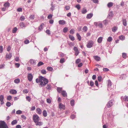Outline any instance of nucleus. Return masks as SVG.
<instances>
[{
	"instance_id": "f257e3e1",
	"label": "nucleus",
	"mask_w": 128,
	"mask_h": 128,
	"mask_svg": "<svg viewBox=\"0 0 128 128\" xmlns=\"http://www.w3.org/2000/svg\"><path fill=\"white\" fill-rule=\"evenodd\" d=\"M33 118L34 122L36 126H41L43 123L41 122H39L40 118L37 114L34 115L33 116Z\"/></svg>"
},
{
	"instance_id": "f03ea898",
	"label": "nucleus",
	"mask_w": 128,
	"mask_h": 128,
	"mask_svg": "<svg viewBox=\"0 0 128 128\" xmlns=\"http://www.w3.org/2000/svg\"><path fill=\"white\" fill-rule=\"evenodd\" d=\"M40 82V85L42 86H44L48 82V80L42 76V79H41Z\"/></svg>"
},
{
	"instance_id": "7ed1b4c3",
	"label": "nucleus",
	"mask_w": 128,
	"mask_h": 128,
	"mask_svg": "<svg viewBox=\"0 0 128 128\" xmlns=\"http://www.w3.org/2000/svg\"><path fill=\"white\" fill-rule=\"evenodd\" d=\"M0 128H8V127L4 121H0Z\"/></svg>"
},
{
	"instance_id": "20e7f679",
	"label": "nucleus",
	"mask_w": 128,
	"mask_h": 128,
	"mask_svg": "<svg viewBox=\"0 0 128 128\" xmlns=\"http://www.w3.org/2000/svg\"><path fill=\"white\" fill-rule=\"evenodd\" d=\"M93 45V42L92 41L89 42L86 45V46L88 48H90L92 47Z\"/></svg>"
},
{
	"instance_id": "39448f33",
	"label": "nucleus",
	"mask_w": 128,
	"mask_h": 128,
	"mask_svg": "<svg viewBox=\"0 0 128 128\" xmlns=\"http://www.w3.org/2000/svg\"><path fill=\"white\" fill-rule=\"evenodd\" d=\"M114 101L112 100H111L109 101L107 104V106L108 108H110L113 104Z\"/></svg>"
},
{
	"instance_id": "423d86ee",
	"label": "nucleus",
	"mask_w": 128,
	"mask_h": 128,
	"mask_svg": "<svg viewBox=\"0 0 128 128\" xmlns=\"http://www.w3.org/2000/svg\"><path fill=\"white\" fill-rule=\"evenodd\" d=\"M33 76L32 74L29 73L28 74V78L29 81L31 82L33 78Z\"/></svg>"
},
{
	"instance_id": "0eeeda50",
	"label": "nucleus",
	"mask_w": 128,
	"mask_h": 128,
	"mask_svg": "<svg viewBox=\"0 0 128 128\" xmlns=\"http://www.w3.org/2000/svg\"><path fill=\"white\" fill-rule=\"evenodd\" d=\"M74 50L75 52V55L76 56H78L80 52L78 50V48L76 47H75L74 48Z\"/></svg>"
},
{
	"instance_id": "6e6552de",
	"label": "nucleus",
	"mask_w": 128,
	"mask_h": 128,
	"mask_svg": "<svg viewBox=\"0 0 128 128\" xmlns=\"http://www.w3.org/2000/svg\"><path fill=\"white\" fill-rule=\"evenodd\" d=\"M10 92L11 94H15L17 93V92L15 90L12 89L10 91Z\"/></svg>"
},
{
	"instance_id": "1a4fd4ad",
	"label": "nucleus",
	"mask_w": 128,
	"mask_h": 128,
	"mask_svg": "<svg viewBox=\"0 0 128 128\" xmlns=\"http://www.w3.org/2000/svg\"><path fill=\"white\" fill-rule=\"evenodd\" d=\"M4 99V96L2 95L0 96V101L1 102V104L2 105L4 103L3 100Z\"/></svg>"
},
{
	"instance_id": "9d476101",
	"label": "nucleus",
	"mask_w": 128,
	"mask_h": 128,
	"mask_svg": "<svg viewBox=\"0 0 128 128\" xmlns=\"http://www.w3.org/2000/svg\"><path fill=\"white\" fill-rule=\"evenodd\" d=\"M59 108L60 109H63L64 110L65 107L64 105L61 103H60L59 105Z\"/></svg>"
},
{
	"instance_id": "9b49d317",
	"label": "nucleus",
	"mask_w": 128,
	"mask_h": 128,
	"mask_svg": "<svg viewBox=\"0 0 128 128\" xmlns=\"http://www.w3.org/2000/svg\"><path fill=\"white\" fill-rule=\"evenodd\" d=\"M29 62L30 64H36V61L33 59H30L29 60Z\"/></svg>"
},
{
	"instance_id": "f8f14e48",
	"label": "nucleus",
	"mask_w": 128,
	"mask_h": 128,
	"mask_svg": "<svg viewBox=\"0 0 128 128\" xmlns=\"http://www.w3.org/2000/svg\"><path fill=\"white\" fill-rule=\"evenodd\" d=\"M36 112L39 114H42V111L39 108L36 109Z\"/></svg>"
},
{
	"instance_id": "ddd939ff",
	"label": "nucleus",
	"mask_w": 128,
	"mask_h": 128,
	"mask_svg": "<svg viewBox=\"0 0 128 128\" xmlns=\"http://www.w3.org/2000/svg\"><path fill=\"white\" fill-rule=\"evenodd\" d=\"M93 16V14L92 13H90L87 15L86 18L87 19L91 18Z\"/></svg>"
},
{
	"instance_id": "4468645a",
	"label": "nucleus",
	"mask_w": 128,
	"mask_h": 128,
	"mask_svg": "<svg viewBox=\"0 0 128 128\" xmlns=\"http://www.w3.org/2000/svg\"><path fill=\"white\" fill-rule=\"evenodd\" d=\"M12 54H7L6 55V60L9 59L12 57Z\"/></svg>"
},
{
	"instance_id": "2eb2a0df",
	"label": "nucleus",
	"mask_w": 128,
	"mask_h": 128,
	"mask_svg": "<svg viewBox=\"0 0 128 128\" xmlns=\"http://www.w3.org/2000/svg\"><path fill=\"white\" fill-rule=\"evenodd\" d=\"M42 76H39L38 78H36V82L37 83H38L40 82L42 78Z\"/></svg>"
},
{
	"instance_id": "dca6fc26",
	"label": "nucleus",
	"mask_w": 128,
	"mask_h": 128,
	"mask_svg": "<svg viewBox=\"0 0 128 128\" xmlns=\"http://www.w3.org/2000/svg\"><path fill=\"white\" fill-rule=\"evenodd\" d=\"M61 93L62 94L64 97H66L67 96V94L66 91L63 90Z\"/></svg>"
},
{
	"instance_id": "f3484780",
	"label": "nucleus",
	"mask_w": 128,
	"mask_h": 128,
	"mask_svg": "<svg viewBox=\"0 0 128 128\" xmlns=\"http://www.w3.org/2000/svg\"><path fill=\"white\" fill-rule=\"evenodd\" d=\"M122 99L125 101H128V96H124L122 97Z\"/></svg>"
},
{
	"instance_id": "a211bd4d",
	"label": "nucleus",
	"mask_w": 128,
	"mask_h": 128,
	"mask_svg": "<svg viewBox=\"0 0 128 128\" xmlns=\"http://www.w3.org/2000/svg\"><path fill=\"white\" fill-rule=\"evenodd\" d=\"M123 25L124 26H126L127 25V22L126 19H123L122 20Z\"/></svg>"
},
{
	"instance_id": "6ab92c4d",
	"label": "nucleus",
	"mask_w": 128,
	"mask_h": 128,
	"mask_svg": "<svg viewBox=\"0 0 128 128\" xmlns=\"http://www.w3.org/2000/svg\"><path fill=\"white\" fill-rule=\"evenodd\" d=\"M94 58L95 60L97 61H99L100 60V58L98 56H94Z\"/></svg>"
},
{
	"instance_id": "aec40b11",
	"label": "nucleus",
	"mask_w": 128,
	"mask_h": 128,
	"mask_svg": "<svg viewBox=\"0 0 128 128\" xmlns=\"http://www.w3.org/2000/svg\"><path fill=\"white\" fill-rule=\"evenodd\" d=\"M59 23L60 24L64 25L66 24V22L64 20H60L58 21Z\"/></svg>"
},
{
	"instance_id": "412c9836",
	"label": "nucleus",
	"mask_w": 128,
	"mask_h": 128,
	"mask_svg": "<svg viewBox=\"0 0 128 128\" xmlns=\"http://www.w3.org/2000/svg\"><path fill=\"white\" fill-rule=\"evenodd\" d=\"M62 88L58 87L57 88V90L59 93H61L62 91Z\"/></svg>"
},
{
	"instance_id": "4be33fe9",
	"label": "nucleus",
	"mask_w": 128,
	"mask_h": 128,
	"mask_svg": "<svg viewBox=\"0 0 128 128\" xmlns=\"http://www.w3.org/2000/svg\"><path fill=\"white\" fill-rule=\"evenodd\" d=\"M43 115L44 117H46L47 116V114L46 111L45 110H44L42 112Z\"/></svg>"
},
{
	"instance_id": "5701e85b",
	"label": "nucleus",
	"mask_w": 128,
	"mask_h": 128,
	"mask_svg": "<svg viewBox=\"0 0 128 128\" xmlns=\"http://www.w3.org/2000/svg\"><path fill=\"white\" fill-rule=\"evenodd\" d=\"M44 25V23L40 25L38 29L40 30L41 31L43 28V26Z\"/></svg>"
},
{
	"instance_id": "b1692460",
	"label": "nucleus",
	"mask_w": 128,
	"mask_h": 128,
	"mask_svg": "<svg viewBox=\"0 0 128 128\" xmlns=\"http://www.w3.org/2000/svg\"><path fill=\"white\" fill-rule=\"evenodd\" d=\"M46 88L47 89L50 90L52 88V86L50 84H48L47 85Z\"/></svg>"
},
{
	"instance_id": "393cba45",
	"label": "nucleus",
	"mask_w": 128,
	"mask_h": 128,
	"mask_svg": "<svg viewBox=\"0 0 128 128\" xmlns=\"http://www.w3.org/2000/svg\"><path fill=\"white\" fill-rule=\"evenodd\" d=\"M88 30V28L86 26H84L82 28V32H86Z\"/></svg>"
},
{
	"instance_id": "a878e982",
	"label": "nucleus",
	"mask_w": 128,
	"mask_h": 128,
	"mask_svg": "<svg viewBox=\"0 0 128 128\" xmlns=\"http://www.w3.org/2000/svg\"><path fill=\"white\" fill-rule=\"evenodd\" d=\"M82 13V14H84L86 13L87 12V10L86 9L84 8L82 9L81 11Z\"/></svg>"
},
{
	"instance_id": "bb28decb",
	"label": "nucleus",
	"mask_w": 128,
	"mask_h": 128,
	"mask_svg": "<svg viewBox=\"0 0 128 128\" xmlns=\"http://www.w3.org/2000/svg\"><path fill=\"white\" fill-rule=\"evenodd\" d=\"M113 5V3L112 2H110L108 4H107V6L108 8H110L112 7Z\"/></svg>"
},
{
	"instance_id": "cd10ccee",
	"label": "nucleus",
	"mask_w": 128,
	"mask_h": 128,
	"mask_svg": "<svg viewBox=\"0 0 128 128\" xmlns=\"http://www.w3.org/2000/svg\"><path fill=\"white\" fill-rule=\"evenodd\" d=\"M102 37H99L98 40V42L99 43H101L102 41Z\"/></svg>"
},
{
	"instance_id": "c85d7f7f",
	"label": "nucleus",
	"mask_w": 128,
	"mask_h": 128,
	"mask_svg": "<svg viewBox=\"0 0 128 128\" xmlns=\"http://www.w3.org/2000/svg\"><path fill=\"white\" fill-rule=\"evenodd\" d=\"M119 39L121 40H123L125 39V37L123 35H121L119 36Z\"/></svg>"
},
{
	"instance_id": "c756f323",
	"label": "nucleus",
	"mask_w": 128,
	"mask_h": 128,
	"mask_svg": "<svg viewBox=\"0 0 128 128\" xmlns=\"http://www.w3.org/2000/svg\"><path fill=\"white\" fill-rule=\"evenodd\" d=\"M118 28V27L116 26H114L112 28V30L113 32H116Z\"/></svg>"
},
{
	"instance_id": "7c9ffc66",
	"label": "nucleus",
	"mask_w": 128,
	"mask_h": 128,
	"mask_svg": "<svg viewBox=\"0 0 128 128\" xmlns=\"http://www.w3.org/2000/svg\"><path fill=\"white\" fill-rule=\"evenodd\" d=\"M10 6V4L8 2H6L4 4V6L5 7H8Z\"/></svg>"
},
{
	"instance_id": "2f4dec72",
	"label": "nucleus",
	"mask_w": 128,
	"mask_h": 128,
	"mask_svg": "<svg viewBox=\"0 0 128 128\" xmlns=\"http://www.w3.org/2000/svg\"><path fill=\"white\" fill-rule=\"evenodd\" d=\"M108 88H110L112 86V82L110 80H108Z\"/></svg>"
},
{
	"instance_id": "473e14b6",
	"label": "nucleus",
	"mask_w": 128,
	"mask_h": 128,
	"mask_svg": "<svg viewBox=\"0 0 128 128\" xmlns=\"http://www.w3.org/2000/svg\"><path fill=\"white\" fill-rule=\"evenodd\" d=\"M109 16L108 17L110 18H112L113 16V13L112 12H111L108 14Z\"/></svg>"
},
{
	"instance_id": "72a5a7b5",
	"label": "nucleus",
	"mask_w": 128,
	"mask_h": 128,
	"mask_svg": "<svg viewBox=\"0 0 128 128\" xmlns=\"http://www.w3.org/2000/svg\"><path fill=\"white\" fill-rule=\"evenodd\" d=\"M17 123V121L16 120H13L11 122V124L12 125H14L16 124Z\"/></svg>"
},
{
	"instance_id": "f704fd0d",
	"label": "nucleus",
	"mask_w": 128,
	"mask_h": 128,
	"mask_svg": "<svg viewBox=\"0 0 128 128\" xmlns=\"http://www.w3.org/2000/svg\"><path fill=\"white\" fill-rule=\"evenodd\" d=\"M127 56V54H126L125 53H122V57L123 58L126 59V58Z\"/></svg>"
},
{
	"instance_id": "c9c22d12",
	"label": "nucleus",
	"mask_w": 128,
	"mask_h": 128,
	"mask_svg": "<svg viewBox=\"0 0 128 128\" xmlns=\"http://www.w3.org/2000/svg\"><path fill=\"white\" fill-rule=\"evenodd\" d=\"M20 81V80L19 78H17L15 79L14 80V82L16 84L19 83Z\"/></svg>"
},
{
	"instance_id": "e433bc0d",
	"label": "nucleus",
	"mask_w": 128,
	"mask_h": 128,
	"mask_svg": "<svg viewBox=\"0 0 128 128\" xmlns=\"http://www.w3.org/2000/svg\"><path fill=\"white\" fill-rule=\"evenodd\" d=\"M74 100H72L70 102V104L72 106H73L74 105Z\"/></svg>"
},
{
	"instance_id": "4c0bfd02",
	"label": "nucleus",
	"mask_w": 128,
	"mask_h": 128,
	"mask_svg": "<svg viewBox=\"0 0 128 128\" xmlns=\"http://www.w3.org/2000/svg\"><path fill=\"white\" fill-rule=\"evenodd\" d=\"M76 35L79 40L80 41L81 40V38L80 35L78 34L77 33Z\"/></svg>"
},
{
	"instance_id": "58836bf2",
	"label": "nucleus",
	"mask_w": 128,
	"mask_h": 128,
	"mask_svg": "<svg viewBox=\"0 0 128 128\" xmlns=\"http://www.w3.org/2000/svg\"><path fill=\"white\" fill-rule=\"evenodd\" d=\"M68 28L67 27H65L63 30V32L64 33H66L68 31Z\"/></svg>"
},
{
	"instance_id": "ea45409f",
	"label": "nucleus",
	"mask_w": 128,
	"mask_h": 128,
	"mask_svg": "<svg viewBox=\"0 0 128 128\" xmlns=\"http://www.w3.org/2000/svg\"><path fill=\"white\" fill-rule=\"evenodd\" d=\"M69 38L71 40L73 41L74 40V37L73 36L71 35H69Z\"/></svg>"
},
{
	"instance_id": "a19ab883",
	"label": "nucleus",
	"mask_w": 128,
	"mask_h": 128,
	"mask_svg": "<svg viewBox=\"0 0 128 128\" xmlns=\"http://www.w3.org/2000/svg\"><path fill=\"white\" fill-rule=\"evenodd\" d=\"M17 28L16 27H15L12 30V32L13 33H16V32L17 31Z\"/></svg>"
},
{
	"instance_id": "79ce46f5",
	"label": "nucleus",
	"mask_w": 128,
	"mask_h": 128,
	"mask_svg": "<svg viewBox=\"0 0 128 128\" xmlns=\"http://www.w3.org/2000/svg\"><path fill=\"white\" fill-rule=\"evenodd\" d=\"M47 69L48 70L50 71H52L53 70V68L51 67H47Z\"/></svg>"
},
{
	"instance_id": "37998d69",
	"label": "nucleus",
	"mask_w": 128,
	"mask_h": 128,
	"mask_svg": "<svg viewBox=\"0 0 128 128\" xmlns=\"http://www.w3.org/2000/svg\"><path fill=\"white\" fill-rule=\"evenodd\" d=\"M44 64V63L42 62H39L37 64V66H39Z\"/></svg>"
},
{
	"instance_id": "c03bdc74",
	"label": "nucleus",
	"mask_w": 128,
	"mask_h": 128,
	"mask_svg": "<svg viewBox=\"0 0 128 128\" xmlns=\"http://www.w3.org/2000/svg\"><path fill=\"white\" fill-rule=\"evenodd\" d=\"M112 40V38L110 36L108 38V39L107 40L108 42H111Z\"/></svg>"
},
{
	"instance_id": "a18cd8bd",
	"label": "nucleus",
	"mask_w": 128,
	"mask_h": 128,
	"mask_svg": "<svg viewBox=\"0 0 128 128\" xmlns=\"http://www.w3.org/2000/svg\"><path fill=\"white\" fill-rule=\"evenodd\" d=\"M12 98V97L11 96L9 95L7 96V99L8 100H10Z\"/></svg>"
},
{
	"instance_id": "49530a36",
	"label": "nucleus",
	"mask_w": 128,
	"mask_h": 128,
	"mask_svg": "<svg viewBox=\"0 0 128 128\" xmlns=\"http://www.w3.org/2000/svg\"><path fill=\"white\" fill-rule=\"evenodd\" d=\"M41 72L42 74H46V72L45 70L43 69L41 70Z\"/></svg>"
},
{
	"instance_id": "de8ad7c7",
	"label": "nucleus",
	"mask_w": 128,
	"mask_h": 128,
	"mask_svg": "<svg viewBox=\"0 0 128 128\" xmlns=\"http://www.w3.org/2000/svg\"><path fill=\"white\" fill-rule=\"evenodd\" d=\"M65 62L64 59V58H61L60 60V62L61 63H63Z\"/></svg>"
},
{
	"instance_id": "09e8293b",
	"label": "nucleus",
	"mask_w": 128,
	"mask_h": 128,
	"mask_svg": "<svg viewBox=\"0 0 128 128\" xmlns=\"http://www.w3.org/2000/svg\"><path fill=\"white\" fill-rule=\"evenodd\" d=\"M102 79V77L101 76H98V80L100 82L101 81Z\"/></svg>"
},
{
	"instance_id": "8fccbe9b",
	"label": "nucleus",
	"mask_w": 128,
	"mask_h": 128,
	"mask_svg": "<svg viewBox=\"0 0 128 128\" xmlns=\"http://www.w3.org/2000/svg\"><path fill=\"white\" fill-rule=\"evenodd\" d=\"M11 105V103L10 102H8L6 103V106L8 107H10Z\"/></svg>"
},
{
	"instance_id": "3c124183",
	"label": "nucleus",
	"mask_w": 128,
	"mask_h": 128,
	"mask_svg": "<svg viewBox=\"0 0 128 128\" xmlns=\"http://www.w3.org/2000/svg\"><path fill=\"white\" fill-rule=\"evenodd\" d=\"M26 98L27 100H28L29 102L30 101L31 98L30 96H28L26 97Z\"/></svg>"
},
{
	"instance_id": "603ef678",
	"label": "nucleus",
	"mask_w": 128,
	"mask_h": 128,
	"mask_svg": "<svg viewBox=\"0 0 128 128\" xmlns=\"http://www.w3.org/2000/svg\"><path fill=\"white\" fill-rule=\"evenodd\" d=\"M16 114H20L22 113V112L20 110H18L16 111Z\"/></svg>"
},
{
	"instance_id": "864d4df0",
	"label": "nucleus",
	"mask_w": 128,
	"mask_h": 128,
	"mask_svg": "<svg viewBox=\"0 0 128 128\" xmlns=\"http://www.w3.org/2000/svg\"><path fill=\"white\" fill-rule=\"evenodd\" d=\"M74 30L73 29H72L70 30V34H73L74 33Z\"/></svg>"
},
{
	"instance_id": "5fc2aeb1",
	"label": "nucleus",
	"mask_w": 128,
	"mask_h": 128,
	"mask_svg": "<svg viewBox=\"0 0 128 128\" xmlns=\"http://www.w3.org/2000/svg\"><path fill=\"white\" fill-rule=\"evenodd\" d=\"M65 8L66 10H68L70 9V7L69 6H67L65 7Z\"/></svg>"
},
{
	"instance_id": "6e6d98bb",
	"label": "nucleus",
	"mask_w": 128,
	"mask_h": 128,
	"mask_svg": "<svg viewBox=\"0 0 128 128\" xmlns=\"http://www.w3.org/2000/svg\"><path fill=\"white\" fill-rule=\"evenodd\" d=\"M80 61V58H78L76 61V64H78Z\"/></svg>"
},
{
	"instance_id": "4d7b16f0",
	"label": "nucleus",
	"mask_w": 128,
	"mask_h": 128,
	"mask_svg": "<svg viewBox=\"0 0 128 128\" xmlns=\"http://www.w3.org/2000/svg\"><path fill=\"white\" fill-rule=\"evenodd\" d=\"M76 7L77 8L78 10H79L80 8V5L79 4L76 5Z\"/></svg>"
},
{
	"instance_id": "13d9d810",
	"label": "nucleus",
	"mask_w": 128,
	"mask_h": 128,
	"mask_svg": "<svg viewBox=\"0 0 128 128\" xmlns=\"http://www.w3.org/2000/svg\"><path fill=\"white\" fill-rule=\"evenodd\" d=\"M46 32L47 34L49 35H50V32L49 30H46Z\"/></svg>"
},
{
	"instance_id": "bf43d9fd",
	"label": "nucleus",
	"mask_w": 128,
	"mask_h": 128,
	"mask_svg": "<svg viewBox=\"0 0 128 128\" xmlns=\"http://www.w3.org/2000/svg\"><path fill=\"white\" fill-rule=\"evenodd\" d=\"M29 41L28 40H26L24 41V43L25 44H27L29 43Z\"/></svg>"
},
{
	"instance_id": "052dcab7",
	"label": "nucleus",
	"mask_w": 128,
	"mask_h": 128,
	"mask_svg": "<svg viewBox=\"0 0 128 128\" xmlns=\"http://www.w3.org/2000/svg\"><path fill=\"white\" fill-rule=\"evenodd\" d=\"M52 17V15L51 14H50L48 15V19H51Z\"/></svg>"
},
{
	"instance_id": "680f3d73",
	"label": "nucleus",
	"mask_w": 128,
	"mask_h": 128,
	"mask_svg": "<svg viewBox=\"0 0 128 128\" xmlns=\"http://www.w3.org/2000/svg\"><path fill=\"white\" fill-rule=\"evenodd\" d=\"M94 82L92 81H91L90 83V86H92L94 85Z\"/></svg>"
},
{
	"instance_id": "e2e57ef3",
	"label": "nucleus",
	"mask_w": 128,
	"mask_h": 128,
	"mask_svg": "<svg viewBox=\"0 0 128 128\" xmlns=\"http://www.w3.org/2000/svg\"><path fill=\"white\" fill-rule=\"evenodd\" d=\"M3 47L2 46H0V52L2 53L3 52Z\"/></svg>"
},
{
	"instance_id": "0e129e2a",
	"label": "nucleus",
	"mask_w": 128,
	"mask_h": 128,
	"mask_svg": "<svg viewBox=\"0 0 128 128\" xmlns=\"http://www.w3.org/2000/svg\"><path fill=\"white\" fill-rule=\"evenodd\" d=\"M103 70L105 72H108L109 70L107 68H103Z\"/></svg>"
},
{
	"instance_id": "69168bd1",
	"label": "nucleus",
	"mask_w": 128,
	"mask_h": 128,
	"mask_svg": "<svg viewBox=\"0 0 128 128\" xmlns=\"http://www.w3.org/2000/svg\"><path fill=\"white\" fill-rule=\"evenodd\" d=\"M46 101L48 103L50 104L51 102L49 98L47 99Z\"/></svg>"
},
{
	"instance_id": "338daca9",
	"label": "nucleus",
	"mask_w": 128,
	"mask_h": 128,
	"mask_svg": "<svg viewBox=\"0 0 128 128\" xmlns=\"http://www.w3.org/2000/svg\"><path fill=\"white\" fill-rule=\"evenodd\" d=\"M17 11L18 12H22V8H18L17 10Z\"/></svg>"
},
{
	"instance_id": "774afa93",
	"label": "nucleus",
	"mask_w": 128,
	"mask_h": 128,
	"mask_svg": "<svg viewBox=\"0 0 128 128\" xmlns=\"http://www.w3.org/2000/svg\"><path fill=\"white\" fill-rule=\"evenodd\" d=\"M25 19V18L24 16H21L20 17V20L22 21L24 20Z\"/></svg>"
}]
</instances>
